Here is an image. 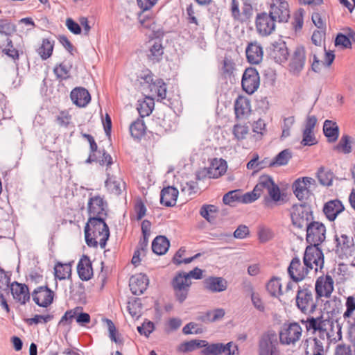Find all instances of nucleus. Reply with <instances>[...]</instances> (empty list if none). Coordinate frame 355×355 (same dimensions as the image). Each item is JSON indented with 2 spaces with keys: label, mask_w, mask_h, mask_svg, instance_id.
I'll use <instances>...</instances> for the list:
<instances>
[{
  "label": "nucleus",
  "mask_w": 355,
  "mask_h": 355,
  "mask_svg": "<svg viewBox=\"0 0 355 355\" xmlns=\"http://www.w3.org/2000/svg\"><path fill=\"white\" fill-rule=\"evenodd\" d=\"M234 111L237 119L247 118L251 112L250 101L243 96H239L234 103Z\"/></svg>",
  "instance_id": "c756f323"
},
{
  "label": "nucleus",
  "mask_w": 355,
  "mask_h": 355,
  "mask_svg": "<svg viewBox=\"0 0 355 355\" xmlns=\"http://www.w3.org/2000/svg\"><path fill=\"white\" fill-rule=\"evenodd\" d=\"M191 280L183 272H179V302H182L187 297Z\"/></svg>",
  "instance_id": "c9c22d12"
},
{
  "label": "nucleus",
  "mask_w": 355,
  "mask_h": 355,
  "mask_svg": "<svg viewBox=\"0 0 355 355\" xmlns=\"http://www.w3.org/2000/svg\"><path fill=\"white\" fill-rule=\"evenodd\" d=\"M255 191H258L260 196L266 191L274 202H277L281 198L279 187L275 184L273 180L269 175H261L259 178V182L255 186Z\"/></svg>",
  "instance_id": "423d86ee"
},
{
  "label": "nucleus",
  "mask_w": 355,
  "mask_h": 355,
  "mask_svg": "<svg viewBox=\"0 0 355 355\" xmlns=\"http://www.w3.org/2000/svg\"><path fill=\"white\" fill-rule=\"evenodd\" d=\"M258 235L261 242H267L272 239L274 234L272 230L268 227H259Z\"/></svg>",
  "instance_id": "0e129e2a"
},
{
  "label": "nucleus",
  "mask_w": 355,
  "mask_h": 355,
  "mask_svg": "<svg viewBox=\"0 0 355 355\" xmlns=\"http://www.w3.org/2000/svg\"><path fill=\"white\" fill-rule=\"evenodd\" d=\"M248 290L251 293V300L254 307L260 311H263L265 306L262 302L260 295L253 291V287L251 284L248 285Z\"/></svg>",
  "instance_id": "13d9d810"
},
{
  "label": "nucleus",
  "mask_w": 355,
  "mask_h": 355,
  "mask_svg": "<svg viewBox=\"0 0 355 355\" xmlns=\"http://www.w3.org/2000/svg\"><path fill=\"white\" fill-rule=\"evenodd\" d=\"M323 132L328 138L329 141H335L339 135V128L336 123L330 120H326L323 125Z\"/></svg>",
  "instance_id": "58836bf2"
},
{
  "label": "nucleus",
  "mask_w": 355,
  "mask_h": 355,
  "mask_svg": "<svg viewBox=\"0 0 355 355\" xmlns=\"http://www.w3.org/2000/svg\"><path fill=\"white\" fill-rule=\"evenodd\" d=\"M291 217L293 225L299 228L306 227L313 222L311 209L304 205L295 206Z\"/></svg>",
  "instance_id": "0eeeda50"
},
{
  "label": "nucleus",
  "mask_w": 355,
  "mask_h": 355,
  "mask_svg": "<svg viewBox=\"0 0 355 355\" xmlns=\"http://www.w3.org/2000/svg\"><path fill=\"white\" fill-rule=\"evenodd\" d=\"M269 14L276 21L287 22L290 17L288 3L284 0H273Z\"/></svg>",
  "instance_id": "f3484780"
},
{
  "label": "nucleus",
  "mask_w": 355,
  "mask_h": 355,
  "mask_svg": "<svg viewBox=\"0 0 355 355\" xmlns=\"http://www.w3.org/2000/svg\"><path fill=\"white\" fill-rule=\"evenodd\" d=\"M245 53L248 61L252 64H258L263 60V49L257 42L250 43Z\"/></svg>",
  "instance_id": "cd10ccee"
},
{
  "label": "nucleus",
  "mask_w": 355,
  "mask_h": 355,
  "mask_svg": "<svg viewBox=\"0 0 355 355\" xmlns=\"http://www.w3.org/2000/svg\"><path fill=\"white\" fill-rule=\"evenodd\" d=\"M311 270V266L301 262L297 257L293 258L288 268V273L290 277L295 282L304 279L308 275L309 271Z\"/></svg>",
  "instance_id": "9b49d317"
},
{
  "label": "nucleus",
  "mask_w": 355,
  "mask_h": 355,
  "mask_svg": "<svg viewBox=\"0 0 355 355\" xmlns=\"http://www.w3.org/2000/svg\"><path fill=\"white\" fill-rule=\"evenodd\" d=\"M154 101L153 98H148V101H144L140 103L137 107V110L141 118L150 115L154 107Z\"/></svg>",
  "instance_id": "603ef678"
},
{
  "label": "nucleus",
  "mask_w": 355,
  "mask_h": 355,
  "mask_svg": "<svg viewBox=\"0 0 355 355\" xmlns=\"http://www.w3.org/2000/svg\"><path fill=\"white\" fill-rule=\"evenodd\" d=\"M288 54L286 43L282 40L274 42L270 47V55L277 63L287 60Z\"/></svg>",
  "instance_id": "4be33fe9"
},
{
  "label": "nucleus",
  "mask_w": 355,
  "mask_h": 355,
  "mask_svg": "<svg viewBox=\"0 0 355 355\" xmlns=\"http://www.w3.org/2000/svg\"><path fill=\"white\" fill-rule=\"evenodd\" d=\"M346 310L343 315L344 320L349 324V334L355 343V297L349 296L345 302Z\"/></svg>",
  "instance_id": "2eb2a0df"
},
{
  "label": "nucleus",
  "mask_w": 355,
  "mask_h": 355,
  "mask_svg": "<svg viewBox=\"0 0 355 355\" xmlns=\"http://www.w3.org/2000/svg\"><path fill=\"white\" fill-rule=\"evenodd\" d=\"M32 297L37 305L47 308L53 302L54 292L46 284L35 288L32 293Z\"/></svg>",
  "instance_id": "f8f14e48"
},
{
  "label": "nucleus",
  "mask_w": 355,
  "mask_h": 355,
  "mask_svg": "<svg viewBox=\"0 0 355 355\" xmlns=\"http://www.w3.org/2000/svg\"><path fill=\"white\" fill-rule=\"evenodd\" d=\"M236 69V64L234 60L228 56H225L222 62L221 71L225 77H230Z\"/></svg>",
  "instance_id": "09e8293b"
},
{
  "label": "nucleus",
  "mask_w": 355,
  "mask_h": 355,
  "mask_svg": "<svg viewBox=\"0 0 355 355\" xmlns=\"http://www.w3.org/2000/svg\"><path fill=\"white\" fill-rule=\"evenodd\" d=\"M110 238V229L103 217H89L85 226V239L89 247L101 249L106 246Z\"/></svg>",
  "instance_id": "f03ea898"
},
{
  "label": "nucleus",
  "mask_w": 355,
  "mask_h": 355,
  "mask_svg": "<svg viewBox=\"0 0 355 355\" xmlns=\"http://www.w3.org/2000/svg\"><path fill=\"white\" fill-rule=\"evenodd\" d=\"M178 198V189L174 186L164 187L160 193V203L166 207L175 205Z\"/></svg>",
  "instance_id": "7c9ffc66"
},
{
  "label": "nucleus",
  "mask_w": 355,
  "mask_h": 355,
  "mask_svg": "<svg viewBox=\"0 0 355 355\" xmlns=\"http://www.w3.org/2000/svg\"><path fill=\"white\" fill-rule=\"evenodd\" d=\"M276 21L266 12L257 15L256 18V28L259 35L268 36L275 29Z\"/></svg>",
  "instance_id": "dca6fc26"
},
{
  "label": "nucleus",
  "mask_w": 355,
  "mask_h": 355,
  "mask_svg": "<svg viewBox=\"0 0 355 355\" xmlns=\"http://www.w3.org/2000/svg\"><path fill=\"white\" fill-rule=\"evenodd\" d=\"M335 150L338 153L347 154L352 150V139L348 135H344L340 139L337 146H335Z\"/></svg>",
  "instance_id": "3c124183"
},
{
  "label": "nucleus",
  "mask_w": 355,
  "mask_h": 355,
  "mask_svg": "<svg viewBox=\"0 0 355 355\" xmlns=\"http://www.w3.org/2000/svg\"><path fill=\"white\" fill-rule=\"evenodd\" d=\"M241 85L243 90L249 94H252L259 87L260 78L258 71L254 68H248L245 70Z\"/></svg>",
  "instance_id": "ddd939ff"
},
{
  "label": "nucleus",
  "mask_w": 355,
  "mask_h": 355,
  "mask_svg": "<svg viewBox=\"0 0 355 355\" xmlns=\"http://www.w3.org/2000/svg\"><path fill=\"white\" fill-rule=\"evenodd\" d=\"M292 153L289 149H285L277 154L274 159L268 162L269 167L282 166L286 165L291 158Z\"/></svg>",
  "instance_id": "79ce46f5"
},
{
  "label": "nucleus",
  "mask_w": 355,
  "mask_h": 355,
  "mask_svg": "<svg viewBox=\"0 0 355 355\" xmlns=\"http://www.w3.org/2000/svg\"><path fill=\"white\" fill-rule=\"evenodd\" d=\"M306 241L313 245H319L326 238L325 226L320 223L313 221L306 227Z\"/></svg>",
  "instance_id": "1a4fd4ad"
},
{
  "label": "nucleus",
  "mask_w": 355,
  "mask_h": 355,
  "mask_svg": "<svg viewBox=\"0 0 355 355\" xmlns=\"http://www.w3.org/2000/svg\"><path fill=\"white\" fill-rule=\"evenodd\" d=\"M95 160L92 161L93 162L98 163L99 165L103 166H107V170L109 167L113 164V159L112 156L104 149H98L97 151L94 153Z\"/></svg>",
  "instance_id": "c03bdc74"
},
{
  "label": "nucleus",
  "mask_w": 355,
  "mask_h": 355,
  "mask_svg": "<svg viewBox=\"0 0 355 355\" xmlns=\"http://www.w3.org/2000/svg\"><path fill=\"white\" fill-rule=\"evenodd\" d=\"M82 137L87 140L89 144V153L87 159L85 160V164H92L95 158L94 153L97 151L98 146L96 143L94 137L87 133H82Z\"/></svg>",
  "instance_id": "8fccbe9b"
},
{
  "label": "nucleus",
  "mask_w": 355,
  "mask_h": 355,
  "mask_svg": "<svg viewBox=\"0 0 355 355\" xmlns=\"http://www.w3.org/2000/svg\"><path fill=\"white\" fill-rule=\"evenodd\" d=\"M54 46V41L48 38L42 40L41 46L37 49V53L40 55L43 60L50 58L53 53Z\"/></svg>",
  "instance_id": "37998d69"
},
{
  "label": "nucleus",
  "mask_w": 355,
  "mask_h": 355,
  "mask_svg": "<svg viewBox=\"0 0 355 355\" xmlns=\"http://www.w3.org/2000/svg\"><path fill=\"white\" fill-rule=\"evenodd\" d=\"M53 319V315L47 314V315H35L34 317L31 318L25 319V322L28 325L37 324L40 322L46 324L48 322L52 320Z\"/></svg>",
  "instance_id": "5fc2aeb1"
},
{
  "label": "nucleus",
  "mask_w": 355,
  "mask_h": 355,
  "mask_svg": "<svg viewBox=\"0 0 355 355\" xmlns=\"http://www.w3.org/2000/svg\"><path fill=\"white\" fill-rule=\"evenodd\" d=\"M148 285L147 275L138 274L133 275L130 279L129 286L132 293L135 295H140L146 290Z\"/></svg>",
  "instance_id": "5701e85b"
},
{
  "label": "nucleus",
  "mask_w": 355,
  "mask_h": 355,
  "mask_svg": "<svg viewBox=\"0 0 355 355\" xmlns=\"http://www.w3.org/2000/svg\"><path fill=\"white\" fill-rule=\"evenodd\" d=\"M266 289L273 297H279L282 295L280 279L276 277L271 278L266 284Z\"/></svg>",
  "instance_id": "de8ad7c7"
},
{
  "label": "nucleus",
  "mask_w": 355,
  "mask_h": 355,
  "mask_svg": "<svg viewBox=\"0 0 355 355\" xmlns=\"http://www.w3.org/2000/svg\"><path fill=\"white\" fill-rule=\"evenodd\" d=\"M70 98L72 102L79 107H85L91 101L89 92L81 87L73 89L70 94Z\"/></svg>",
  "instance_id": "393cba45"
},
{
  "label": "nucleus",
  "mask_w": 355,
  "mask_h": 355,
  "mask_svg": "<svg viewBox=\"0 0 355 355\" xmlns=\"http://www.w3.org/2000/svg\"><path fill=\"white\" fill-rule=\"evenodd\" d=\"M105 184L112 193L117 196L120 195L122 190L125 188V182L122 180L116 179V177H111L110 175H108Z\"/></svg>",
  "instance_id": "4c0bfd02"
},
{
  "label": "nucleus",
  "mask_w": 355,
  "mask_h": 355,
  "mask_svg": "<svg viewBox=\"0 0 355 355\" xmlns=\"http://www.w3.org/2000/svg\"><path fill=\"white\" fill-rule=\"evenodd\" d=\"M277 334L270 330L263 334L258 342V355H279Z\"/></svg>",
  "instance_id": "20e7f679"
},
{
  "label": "nucleus",
  "mask_w": 355,
  "mask_h": 355,
  "mask_svg": "<svg viewBox=\"0 0 355 355\" xmlns=\"http://www.w3.org/2000/svg\"><path fill=\"white\" fill-rule=\"evenodd\" d=\"M75 310L76 311L75 320L78 324L80 326H85L90 322L91 317L89 313L82 311L83 307L76 306Z\"/></svg>",
  "instance_id": "864d4df0"
},
{
  "label": "nucleus",
  "mask_w": 355,
  "mask_h": 355,
  "mask_svg": "<svg viewBox=\"0 0 355 355\" xmlns=\"http://www.w3.org/2000/svg\"><path fill=\"white\" fill-rule=\"evenodd\" d=\"M315 180L309 177L297 179L293 184L294 194L300 200L307 199L310 196L311 188L315 185Z\"/></svg>",
  "instance_id": "4468645a"
},
{
  "label": "nucleus",
  "mask_w": 355,
  "mask_h": 355,
  "mask_svg": "<svg viewBox=\"0 0 355 355\" xmlns=\"http://www.w3.org/2000/svg\"><path fill=\"white\" fill-rule=\"evenodd\" d=\"M202 355H220L221 354V343H214L203 347Z\"/></svg>",
  "instance_id": "680f3d73"
},
{
  "label": "nucleus",
  "mask_w": 355,
  "mask_h": 355,
  "mask_svg": "<svg viewBox=\"0 0 355 355\" xmlns=\"http://www.w3.org/2000/svg\"><path fill=\"white\" fill-rule=\"evenodd\" d=\"M142 308V305L141 303V300L139 298H136L133 302H129L128 305V311L129 313L132 317H139L140 314L141 309Z\"/></svg>",
  "instance_id": "052dcab7"
},
{
  "label": "nucleus",
  "mask_w": 355,
  "mask_h": 355,
  "mask_svg": "<svg viewBox=\"0 0 355 355\" xmlns=\"http://www.w3.org/2000/svg\"><path fill=\"white\" fill-rule=\"evenodd\" d=\"M248 133V128L245 125L236 124L234 126L233 134L235 138L238 140H241L245 138Z\"/></svg>",
  "instance_id": "e2e57ef3"
},
{
  "label": "nucleus",
  "mask_w": 355,
  "mask_h": 355,
  "mask_svg": "<svg viewBox=\"0 0 355 355\" xmlns=\"http://www.w3.org/2000/svg\"><path fill=\"white\" fill-rule=\"evenodd\" d=\"M106 207L107 202L103 198L99 196H92V193L90 194L87 204L89 217L107 216Z\"/></svg>",
  "instance_id": "6ab92c4d"
},
{
  "label": "nucleus",
  "mask_w": 355,
  "mask_h": 355,
  "mask_svg": "<svg viewBox=\"0 0 355 355\" xmlns=\"http://www.w3.org/2000/svg\"><path fill=\"white\" fill-rule=\"evenodd\" d=\"M305 61L304 49L303 47L296 48L289 63V71L293 75L298 76L304 67Z\"/></svg>",
  "instance_id": "412c9836"
},
{
  "label": "nucleus",
  "mask_w": 355,
  "mask_h": 355,
  "mask_svg": "<svg viewBox=\"0 0 355 355\" xmlns=\"http://www.w3.org/2000/svg\"><path fill=\"white\" fill-rule=\"evenodd\" d=\"M76 311L75 310V308L73 309L67 310L60 320L58 326H70L73 322V320L75 319Z\"/></svg>",
  "instance_id": "6e6d98bb"
},
{
  "label": "nucleus",
  "mask_w": 355,
  "mask_h": 355,
  "mask_svg": "<svg viewBox=\"0 0 355 355\" xmlns=\"http://www.w3.org/2000/svg\"><path fill=\"white\" fill-rule=\"evenodd\" d=\"M231 12L235 19L241 21L248 19L252 15L250 0H232Z\"/></svg>",
  "instance_id": "6e6552de"
},
{
  "label": "nucleus",
  "mask_w": 355,
  "mask_h": 355,
  "mask_svg": "<svg viewBox=\"0 0 355 355\" xmlns=\"http://www.w3.org/2000/svg\"><path fill=\"white\" fill-rule=\"evenodd\" d=\"M316 123L317 119L315 116H309L307 117L302 141V144L304 146H311L315 144V138L313 130Z\"/></svg>",
  "instance_id": "c85d7f7f"
},
{
  "label": "nucleus",
  "mask_w": 355,
  "mask_h": 355,
  "mask_svg": "<svg viewBox=\"0 0 355 355\" xmlns=\"http://www.w3.org/2000/svg\"><path fill=\"white\" fill-rule=\"evenodd\" d=\"M303 261L305 265L311 266V270H318V267L322 268L324 259L322 250L318 245H311L306 247L304 254Z\"/></svg>",
  "instance_id": "9d476101"
},
{
  "label": "nucleus",
  "mask_w": 355,
  "mask_h": 355,
  "mask_svg": "<svg viewBox=\"0 0 355 355\" xmlns=\"http://www.w3.org/2000/svg\"><path fill=\"white\" fill-rule=\"evenodd\" d=\"M142 119H137L130 125V135L135 139H141L145 135L146 127Z\"/></svg>",
  "instance_id": "a19ab883"
},
{
  "label": "nucleus",
  "mask_w": 355,
  "mask_h": 355,
  "mask_svg": "<svg viewBox=\"0 0 355 355\" xmlns=\"http://www.w3.org/2000/svg\"><path fill=\"white\" fill-rule=\"evenodd\" d=\"M204 288L211 293H220L227 288V282L223 277L211 276L203 281Z\"/></svg>",
  "instance_id": "b1692460"
},
{
  "label": "nucleus",
  "mask_w": 355,
  "mask_h": 355,
  "mask_svg": "<svg viewBox=\"0 0 355 355\" xmlns=\"http://www.w3.org/2000/svg\"><path fill=\"white\" fill-rule=\"evenodd\" d=\"M13 297L21 304L30 300V293L28 286L24 284L14 282L10 286Z\"/></svg>",
  "instance_id": "a878e982"
},
{
  "label": "nucleus",
  "mask_w": 355,
  "mask_h": 355,
  "mask_svg": "<svg viewBox=\"0 0 355 355\" xmlns=\"http://www.w3.org/2000/svg\"><path fill=\"white\" fill-rule=\"evenodd\" d=\"M336 252L340 256H352L355 246L352 236L341 234L336 236Z\"/></svg>",
  "instance_id": "aec40b11"
},
{
  "label": "nucleus",
  "mask_w": 355,
  "mask_h": 355,
  "mask_svg": "<svg viewBox=\"0 0 355 355\" xmlns=\"http://www.w3.org/2000/svg\"><path fill=\"white\" fill-rule=\"evenodd\" d=\"M134 209L137 214V220H140L146 215V207L141 198L137 200Z\"/></svg>",
  "instance_id": "69168bd1"
},
{
  "label": "nucleus",
  "mask_w": 355,
  "mask_h": 355,
  "mask_svg": "<svg viewBox=\"0 0 355 355\" xmlns=\"http://www.w3.org/2000/svg\"><path fill=\"white\" fill-rule=\"evenodd\" d=\"M216 211V208L214 205H205L201 207L200 214L204 218L210 222L214 220V216L213 214H215Z\"/></svg>",
  "instance_id": "4d7b16f0"
},
{
  "label": "nucleus",
  "mask_w": 355,
  "mask_h": 355,
  "mask_svg": "<svg viewBox=\"0 0 355 355\" xmlns=\"http://www.w3.org/2000/svg\"><path fill=\"white\" fill-rule=\"evenodd\" d=\"M182 332L185 335L198 334L202 332V329L196 323L189 322L183 327Z\"/></svg>",
  "instance_id": "338daca9"
},
{
  "label": "nucleus",
  "mask_w": 355,
  "mask_h": 355,
  "mask_svg": "<svg viewBox=\"0 0 355 355\" xmlns=\"http://www.w3.org/2000/svg\"><path fill=\"white\" fill-rule=\"evenodd\" d=\"M164 54V48L160 41H155L153 44L150 46L148 53H147L148 58L153 63L159 62L162 59Z\"/></svg>",
  "instance_id": "e433bc0d"
},
{
  "label": "nucleus",
  "mask_w": 355,
  "mask_h": 355,
  "mask_svg": "<svg viewBox=\"0 0 355 355\" xmlns=\"http://www.w3.org/2000/svg\"><path fill=\"white\" fill-rule=\"evenodd\" d=\"M155 325L153 322L148 321L144 322L141 326L137 327V331L141 335H144L146 337L154 331Z\"/></svg>",
  "instance_id": "774afa93"
},
{
  "label": "nucleus",
  "mask_w": 355,
  "mask_h": 355,
  "mask_svg": "<svg viewBox=\"0 0 355 355\" xmlns=\"http://www.w3.org/2000/svg\"><path fill=\"white\" fill-rule=\"evenodd\" d=\"M295 305L302 313L309 316L315 311L317 301L310 288L304 286L298 287L295 295Z\"/></svg>",
  "instance_id": "7ed1b4c3"
},
{
  "label": "nucleus",
  "mask_w": 355,
  "mask_h": 355,
  "mask_svg": "<svg viewBox=\"0 0 355 355\" xmlns=\"http://www.w3.org/2000/svg\"><path fill=\"white\" fill-rule=\"evenodd\" d=\"M153 73L149 69H145L137 76V81L144 89L146 87L153 92V88H155L156 86V82L153 81Z\"/></svg>",
  "instance_id": "ea45409f"
},
{
  "label": "nucleus",
  "mask_w": 355,
  "mask_h": 355,
  "mask_svg": "<svg viewBox=\"0 0 355 355\" xmlns=\"http://www.w3.org/2000/svg\"><path fill=\"white\" fill-rule=\"evenodd\" d=\"M71 65H67L64 62L56 64L53 69V73L59 80H66L71 77L70 71Z\"/></svg>",
  "instance_id": "49530a36"
},
{
  "label": "nucleus",
  "mask_w": 355,
  "mask_h": 355,
  "mask_svg": "<svg viewBox=\"0 0 355 355\" xmlns=\"http://www.w3.org/2000/svg\"><path fill=\"white\" fill-rule=\"evenodd\" d=\"M227 170L226 162L222 159H214L208 168V175L209 178H218L225 173Z\"/></svg>",
  "instance_id": "473e14b6"
},
{
  "label": "nucleus",
  "mask_w": 355,
  "mask_h": 355,
  "mask_svg": "<svg viewBox=\"0 0 355 355\" xmlns=\"http://www.w3.org/2000/svg\"><path fill=\"white\" fill-rule=\"evenodd\" d=\"M302 335V329L297 322L284 324L279 331V337L281 344L294 345Z\"/></svg>",
  "instance_id": "39448f33"
},
{
  "label": "nucleus",
  "mask_w": 355,
  "mask_h": 355,
  "mask_svg": "<svg viewBox=\"0 0 355 355\" xmlns=\"http://www.w3.org/2000/svg\"><path fill=\"white\" fill-rule=\"evenodd\" d=\"M77 272L83 281H88L92 277V264L88 256L83 255L81 257L77 265Z\"/></svg>",
  "instance_id": "bb28decb"
},
{
  "label": "nucleus",
  "mask_w": 355,
  "mask_h": 355,
  "mask_svg": "<svg viewBox=\"0 0 355 355\" xmlns=\"http://www.w3.org/2000/svg\"><path fill=\"white\" fill-rule=\"evenodd\" d=\"M54 275L55 279L64 280L71 278V263H62L57 262L54 267Z\"/></svg>",
  "instance_id": "f704fd0d"
},
{
  "label": "nucleus",
  "mask_w": 355,
  "mask_h": 355,
  "mask_svg": "<svg viewBox=\"0 0 355 355\" xmlns=\"http://www.w3.org/2000/svg\"><path fill=\"white\" fill-rule=\"evenodd\" d=\"M334 282L330 275L319 277L315 284L316 298L329 297L334 291Z\"/></svg>",
  "instance_id": "a211bd4d"
},
{
  "label": "nucleus",
  "mask_w": 355,
  "mask_h": 355,
  "mask_svg": "<svg viewBox=\"0 0 355 355\" xmlns=\"http://www.w3.org/2000/svg\"><path fill=\"white\" fill-rule=\"evenodd\" d=\"M207 345V342L204 340H191L188 342L182 343L179 345V351L184 353L193 352L198 348L205 347Z\"/></svg>",
  "instance_id": "a18cd8bd"
},
{
  "label": "nucleus",
  "mask_w": 355,
  "mask_h": 355,
  "mask_svg": "<svg viewBox=\"0 0 355 355\" xmlns=\"http://www.w3.org/2000/svg\"><path fill=\"white\" fill-rule=\"evenodd\" d=\"M15 31V26L12 24L8 19L0 20V34L4 35L7 37Z\"/></svg>",
  "instance_id": "bf43d9fd"
},
{
  "label": "nucleus",
  "mask_w": 355,
  "mask_h": 355,
  "mask_svg": "<svg viewBox=\"0 0 355 355\" xmlns=\"http://www.w3.org/2000/svg\"><path fill=\"white\" fill-rule=\"evenodd\" d=\"M344 210V207L341 202L334 200L328 202L324 207V213L329 220H334L338 214Z\"/></svg>",
  "instance_id": "2f4dec72"
},
{
  "label": "nucleus",
  "mask_w": 355,
  "mask_h": 355,
  "mask_svg": "<svg viewBox=\"0 0 355 355\" xmlns=\"http://www.w3.org/2000/svg\"><path fill=\"white\" fill-rule=\"evenodd\" d=\"M302 322L307 331L317 332L319 338L327 340V343H336L342 338L340 325L329 317L324 318L322 315L316 318L309 316Z\"/></svg>",
  "instance_id": "f257e3e1"
},
{
  "label": "nucleus",
  "mask_w": 355,
  "mask_h": 355,
  "mask_svg": "<svg viewBox=\"0 0 355 355\" xmlns=\"http://www.w3.org/2000/svg\"><path fill=\"white\" fill-rule=\"evenodd\" d=\"M170 246L169 241L164 236H156L152 242V250L157 255L164 254Z\"/></svg>",
  "instance_id": "72a5a7b5"
}]
</instances>
